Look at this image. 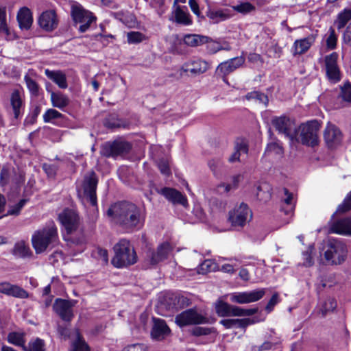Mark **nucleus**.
<instances>
[{
	"instance_id": "nucleus-1",
	"label": "nucleus",
	"mask_w": 351,
	"mask_h": 351,
	"mask_svg": "<svg viewBox=\"0 0 351 351\" xmlns=\"http://www.w3.org/2000/svg\"><path fill=\"white\" fill-rule=\"evenodd\" d=\"M107 215L127 232L139 230L145 221L141 208L127 202L114 204L108 208Z\"/></svg>"
},
{
	"instance_id": "nucleus-2",
	"label": "nucleus",
	"mask_w": 351,
	"mask_h": 351,
	"mask_svg": "<svg viewBox=\"0 0 351 351\" xmlns=\"http://www.w3.org/2000/svg\"><path fill=\"white\" fill-rule=\"evenodd\" d=\"M323 255L327 265H340L347 259L348 250L346 243L339 239L328 238L323 247Z\"/></svg>"
},
{
	"instance_id": "nucleus-3",
	"label": "nucleus",
	"mask_w": 351,
	"mask_h": 351,
	"mask_svg": "<svg viewBox=\"0 0 351 351\" xmlns=\"http://www.w3.org/2000/svg\"><path fill=\"white\" fill-rule=\"evenodd\" d=\"M58 238L57 228L53 221H50L43 228L34 232L32 237V246L36 254H40L51 244L55 243Z\"/></svg>"
},
{
	"instance_id": "nucleus-4",
	"label": "nucleus",
	"mask_w": 351,
	"mask_h": 351,
	"mask_svg": "<svg viewBox=\"0 0 351 351\" xmlns=\"http://www.w3.org/2000/svg\"><path fill=\"white\" fill-rule=\"evenodd\" d=\"M114 256L112 264L117 268L126 267L137 261V256L134 247L126 239L120 240L114 246Z\"/></svg>"
},
{
	"instance_id": "nucleus-5",
	"label": "nucleus",
	"mask_w": 351,
	"mask_h": 351,
	"mask_svg": "<svg viewBox=\"0 0 351 351\" xmlns=\"http://www.w3.org/2000/svg\"><path fill=\"white\" fill-rule=\"evenodd\" d=\"M71 16L74 25H80L78 30L81 33L89 29L91 24L96 21L97 18L89 10H86L80 3H75L71 8Z\"/></svg>"
},
{
	"instance_id": "nucleus-6",
	"label": "nucleus",
	"mask_w": 351,
	"mask_h": 351,
	"mask_svg": "<svg viewBox=\"0 0 351 351\" xmlns=\"http://www.w3.org/2000/svg\"><path fill=\"white\" fill-rule=\"evenodd\" d=\"M252 218V213L248 206L242 202L239 205H236L234 208L229 212L228 221L235 229H240L245 226L246 223Z\"/></svg>"
},
{
	"instance_id": "nucleus-7",
	"label": "nucleus",
	"mask_w": 351,
	"mask_h": 351,
	"mask_svg": "<svg viewBox=\"0 0 351 351\" xmlns=\"http://www.w3.org/2000/svg\"><path fill=\"white\" fill-rule=\"evenodd\" d=\"M271 123L279 134L293 142L296 138L297 125L293 119L287 116L275 117Z\"/></svg>"
},
{
	"instance_id": "nucleus-8",
	"label": "nucleus",
	"mask_w": 351,
	"mask_h": 351,
	"mask_svg": "<svg viewBox=\"0 0 351 351\" xmlns=\"http://www.w3.org/2000/svg\"><path fill=\"white\" fill-rule=\"evenodd\" d=\"M320 125L317 121L313 120L302 124L300 126V137L301 143L308 146H315L318 144V131Z\"/></svg>"
},
{
	"instance_id": "nucleus-9",
	"label": "nucleus",
	"mask_w": 351,
	"mask_h": 351,
	"mask_svg": "<svg viewBox=\"0 0 351 351\" xmlns=\"http://www.w3.org/2000/svg\"><path fill=\"white\" fill-rule=\"evenodd\" d=\"M172 249L169 243L165 242L159 245L156 250H148L145 257V265L147 267L154 266L165 261L168 258Z\"/></svg>"
},
{
	"instance_id": "nucleus-10",
	"label": "nucleus",
	"mask_w": 351,
	"mask_h": 351,
	"mask_svg": "<svg viewBox=\"0 0 351 351\" xmlns=\"http://www.w3.org/2000/svg\"><path fill=\"white\" fill-rule=\"evenodd\" d=\"M97 183V176L94 171H91L84 176L82 184L84 195L93 206L97 205L96 195Z\"/></svg>"
},
{
	"instance_id": "nucleus-11",
	"label": "nucleus",
	"mask_w": 351,
	"mask_h": 351,
	"mask_svg": "<svg viewBox=\"0 0 351 351\" xmlns=\"http://www.w3.org/2000/svg\"><path fill=\"white\" fill-rule=\"evenodd\" d=\"M175 322L180 327L201 324L207 322V318L199 313L195 308H189L178 314Z\"/></svg>"
},
{
	"instance_id": "nucleus-12",
	"label": "nucleus",
	"mask_w": 351,
	"mask_h": 351,
	"mask_svg": "<svg viewBox=\"0 0 351 351\" xmlns=\"http://www.w3.org/2000/svg\"><path fill=\"white\" fill-rule=\"evenodd\" d=\"M131 149V145L125 141H114L112 143L108 142L101 147L100 153L105 157L116 158L128 154Z\"/></svg>"
},
{
	"instance_id": "nucleus-13",
	"label": "nucleus",
	"mask_w": 351,
	"mask_h": 351,
	"mask_svg": "<svg viewBox=\"0 0 351 351\" xmlns=\"http://www.w3.org/2000/svg\"><path fill=\"white\" fill-rule=\"evenodd\" d=\"M58 219L67 234L75 232L80 226V217L72 209H64L59 214Z\"/></svg>"
},
{
	"instance_id": "nucleus-14",
	"label": "nucleus",
	"mask_w": 351,
	"mask_h": 351,
	"mask_svg": "<svg viewBox=\"0 0 351 351\" xmlns=\"http://www.w3.org/2000/svg\"><path fill=\"white\" fill-rule=\"evenodd\" d=\"M338 53L332 52L324 58L326 77L332 83H337L341 80V73L337 64Z\"/></svg>"
},
{
	"instance_id": "nucleus-15",
	"label": "nucleus",
	"mask_w": 351,
	"mask_h": 351,
	"mask_svg": "<svg viewBox=\"0 0 351 351\" xmlns=\"http://www.w3.org/2000/svg\"><path fill=\"white\" fill-rule=\"evenodd\" d=\"M77 301L58 298L53 304L54 311L65 322H71L74 317L73 307Z\"/></svg>"
},
{
	"instance_id": "nucleus-16",
	"label": "nucleus",
	"mask_w": 351,
	"mask_h": 351,
	"mask_svg": "<svg viewBox=\"0 0 351 351\" xmlns=\"http://www.w3.org/2000/svg\"><path fill=\"white\" fill-rule=\"evenodd\" d=\"M265 294V289H259L251 291L236 292L231 295L230 300L239 304L250 303L261 300Z\"/></svg>"
},
{
	"instance_id": "nucleus-17",
	"label": "nucleus",
	"mask_w": 351,
	"mask_h": 351,
	"mask_svg": "<svg viewBox=\"0 0 351 351\" xmlns=\"http://www.w3.org/2000/svg\"><path fill=\"white\" fill-rule=\"evenodd\" d=\"M245 60V58L241 56L224 61L217 66L216 73L221 75L225 81L226 77L241 66Z\"/></svg>"
},
{
	"instance_id": "nucleus-18",
	"label": "nucleus",
	"mask_w": 351,
	"mask_h": 351,
	"mask_svg": "<svg viewBox=\"0 0 351 351\" xmlns=\"http://www.w3.org/2000/svg\"><path fill=\"white\" fill-rule=\"evenodd\" d=\"M209 67L208 62L200 58H195L184 64L182 70L184 73H190L193 76H197L206 72Z\"/></svg>"
},
{
	"instance_id": "nucleus-19",
	"label": "nucleus",
	"mask_w": 351,
	"mask_h": 351,
	"mask_svg": "<svg viewBox=\"0 0 351 351\" xmlns=\"http://www.w3.org/2000/svg\"><path fill=\"white\" fill-rule=\"evenodd\" d=\"M324 137L326 145L330 148L337 146L342 141V134L339 129L330 123L327 125L324 130Z\"/></svg>"
},
{
	"instance_id": "nucleus-20",
	"label": "nucleus",
	"mask_w": 351,
	"mask_h": 351,
	"mask_svg": "<svg viewBox=\"0 0 351 351\" xmlns=\"http://www.w3.org/2000/svg\"><path fill=\"white\" fill-rule=\"evenodd\" d=\"M153 323L154 324L151 331L152 339L160 341L170 334L171 330L165 320L154 317Z\"/></svg>"
},
{
	"instance_id": "nucleus-21",
	"label": "nucleus",
	"mask_w": 351,
	"mask_h": 351,
	"mask_svg": "<svg viewBox=\"0 0 351 351\" xmlns=\"http://www.w3.org/2000/svg\"><path fill=\"white\" fill-rule=\"evenodd\" d=\"M158 192L173 204H180L184 207L187 206L188 205L186 196L174 189L164 187L161 189Z\"/></svg>"
},
{
	"instance_id": "nucleus-22",
	"label": "nucleus",
	"mask_w": 351,
	"mask_h": 351,
	"mask_svg": "<svg viewBox=\"0 0 351 351\" xmlns=\"http://www.w3.org/2000/svg\"><path fill=\"white\" fill-rule=\"evenodd\" d=\"M38 23L40 27L46 31L53 30L58 23L56 12L53 10L43 12L39 17Z\"/></svg>"
},
{
	"instance_id": "nucleus-23",
	"label": "nucleus",
	"mask_w": 351,
	"mask_h": 351,
	"mask_svg": "<svg viewBox=\"0 0 351 351\" xmlns=\"http://www.w3.org/2000/svg\"><path fill=\"white\" fill-rule=\"evenodd\" d=\"M10 102L12 114L16 119H18L23 114L24 108L22 94L19 90L15 89L12 91Z\"/></svg>"
},
{
	"instance_id": "nucleus-24",
	"label": "nucleus",
	"mask_w": 351,
	"mask_h": 351,
	"mask_svg": "<svg viewBox=\"0 0 351 351\" xmlns=\"http://www.w3.org/2000/svg\"><path fill=\"white\" fill-rule=\"evenodd\" d=\"M0 293L18 298H27L28 293L23 288L9 282L0 283Z\"/></svg>"
},
{
	"instance_id": "nucleus-25",
	"label": "nucleus",
	"mask_w": 351,
	"mask_h": 351,
	"mask_svg": "<svg viewBox=\"0 0 351 351\" xmlns=\"http://www.w3.org/2000/svg\"><path fill=\"white\" fill-rule=\"evenodd\" d=\"M330 230L332 233L351 237V218L346 217L334 221Z\"/></svg>"
},
{
	"instance_id": "nucleus-26",
	"label": "nucleus",
	"mask_w": 351,
	"mask_h": 351,
	"mask_svg": "<svg viewBox=\"0 0 351 351\" xmlns=\"http://www.w3.org/2000/svg\"><path fill=\"white\" fill-rule=\"evenodd\" d=\"M178 0L174 1V6L176 9L173 12L174 19L173 21L178 24L182 25H190L192 24V20L190 14L187 11V8H182L180 5H177Z\"/></svg>"
},
{
	"instance_id": "nucleus-27",
	"label": "nucleus",
	"mask_w": 351,
	"mask_h": 351,
	"mask_svg": "<svg viewBox=\"0 0 351 351\" xmlns=\"http://www.w3.org/2000/svg\"><path fill=\"white\" fill-rule=\"evenodd\" d=\"M255 319H221L219 323L226 328H245L248 325L258 322Z\"/></svg>"
},
{
	"instance_id": "nucleus-28",
	"label": "nucleus",
	"mask_w": 351,
	"mask_h": 351,
	"mask_svg": "<svg viewBox=\"0 0 351 351\" xmlns=\"http://www.w3.org/2000/svg\"><path fill=\"white\" fill-rule=\"evenodd\" d=\"M45 74L49 79L56 84L59 88L64 89L68 86L66 75L62 71L47 69L45 70Z\"/></svg>"
},
{
	"instance_id": "nucleus-29",
	"label": "nucleus",
	"mask_w": 351,
	"mask_h": 351,
	"mask_svg": "<svg viewBox=\"0 0 351 351\" xmlns=\"http://www.w3.org/2000/svg\"><path fill=\"white\" fill-rule=\"evenodd\" d=\"M314 42L312 37H307L300 40H296L293 46V54L301 55L308 50Z\"/></svg>"
},
{
	"instance_id": "nucleus-30",
	"label": "nucleus",
	"mask_w": 351,
	"mask_h": 351,
	"mask_svg": "<svg viewBox=\"0 0 351 351\" xmlns=\"http://www.w3.org/2000/svg\"><path fill=\"white\" fill-rule=\"evenodd\" d=\"M17 20L21 29H28L32 24V16L29 8H22L17 14Z\"/></svg>"
},
{
	"instance_id": "nucleus-31",
	"label": "nucleus",
	"mask_w": 351,
	"mask_h": 351,
	"mask_svg": "<svg viewBox=\"0 0 351 351\" xmlns=\"http://www.w3.org/2000/svg\"><path fill=\"white\" fill-rule=\"evenodd\" d=\"M285 197H282V205L281 210L285 213L286 215H292L294 207L295 202L293 199V195L289 193L287 189H283Z\"/></svg>"
},
{
	"instance_id": "nucleus-32",
	"label": "nucleus",
	"mask_w": 351,
	"mask_h": 351,
	"mask_svg": "<svg viewBox=\"0 0 351 351\" xmlns=\"http://www.w3.org/2000/svg\"><path fill=\"white\" fill-rule=\"evenodd\" d=\"M207 16L212 20L214 23H218L230 19L232 16V14L228 9L210 10L207 13Z\"/></svg>"
},
{
	"instance_id": "nucleus-33",
	"label": "nucleus",
	"mask_w": 351,
	"mask_h": 351,
	"mask_svg": "<svg viewBox=\"0 0 351 351\" xmlns=\"http://www.w3.org/2000/svg\"><path fill=\"white\" fill-rule=\"evenodd\" d=\"M12 253L15 256L21 258H29L32 256V252L29 247L23 241L14 245Z\"/></svg>"
},
{
	"instance_id": "nucleus-34",
	"label": "nucleus",
	"mask_w": 351,
	"mask_h": 351,
	"mask_svg": "<svg viewBox=\"0 0 351 351\" xmlns=\"http://www.w3.org/2000/svg\"><path fill=\"white\" fill-rule=\"evenodd\" d=\"M51 101L53 107L62 109L69 104V99L61 93H51Z\"/></svg>"
},
{
	"instance_id": "nucleus-35",
	"label": "nucleus",
	"mask_w": 351,
	"mask_h": 351,
	"mask_svg": "<svg viewBox=\"0 0 351 351\" xmlns=\"http://www.w3.org/2000/svg\"><path fill=\"white\" fill-rule=\"evenodd\" d=\"M351 20V10L344 9L343 11L339 12L337 16V19L335 21V25H336L338 30H340L345 27L349 21Z\"/></svg>"
},
{
	"instance_id": "nucleus-36",
	"label": "nucleus",
	"mask_w": 351,
	"mask_h": 351,
	"mask_svg": "<svg viewBox=\"0 0 351 351\" xmlns=\"http://www.w3.org/2000/svg\"><path fill=\"white\" fill-rule=\"evenodd\" d=\"M24 332H12L8 335V341L14 346L21 347L23 350L25 347V339Z\"/></svg>"
},
{
	"instance_id": "nucleus-37",
	"label": "nucleus",
	"mask_w": 351,
	"mask_h": 351,
	"mask_svg": "<svg viewBox=\"0 0 351 351\" xmlns=\"http://www.w3.org/2000/svg\"><path fill=\"white\" fill-rule=\"evenodd\" d=\"M207 37L202 36L197 34H187L185 35L183 41L190 47H197L206 42Z\"/></svg>"
},
{
	"instance_id": "nucleus-38",
	"label": "nucleus",
	"mask_w": 351,
	"mask_h": 351,
	"mask_svg": "<svg viewBox=\"0 0 351 351\" xmlns=\"http://www.w3.org/2000/svg\"><path fill=\"white\" fill-rule=\"evenodd\" d=\"M23 351H45V343L43 339L37 337L29 341Z\"/></svg>"
},
{
	"instance_id": "nucleus-39",
	"label": "nucleus",
	"mask_w": 351,
	"mask_h": 351,
	"mask_svg": "<svg viewBox=\"0 0 351 351\" xmlns=\"http://www.w3.org/2000/svg\"><path fill=\"white\" fill-rule=\"evenodd\" d=\"M247 100H255L258 104H263L265 106H267L269 103L268 97L259 91H252L248 93L245 96Z\"/></svg>"
},
{
	"instance_id": "nucleus-40",
	"label": "nucleus",
	"mask_w": 351,
	"mask_h": 351,
	"mask_svg": "<svg viewBox=\"0 0 351 351\" xmlns=\"http://www.w3.org/2000/svg\"><path fill=\"white\" fill-rule=\"evenodd\" d=\"M232 8L234 11L243 15L251 13L256 10L255 6L250 2H240L237 5H232Z\"/></svg>"
},
{
	"instance_id": "nucleus-41",
	"label": "nucleus",
	"mask_w": 351,
	"mask_h": 351,
	"mask_svg": "<svg viewBox=\"0 0 351 351\" xmlns=\"http://www.w3.org/2000/svg\"><path fill=\"white\" fill-rule=\"evenodd\" d=\"M26 86L32 96L36 97L39 94L40 86L34 79L26 74L24 76Z\"/></svg>"
},
{
	"instance_id": "nucleus-42",
	"label": "nucleus",
	"mask_w": 351,
	"mask_h": 351,
	"mask_svg": "<svg viewBox=\"0 0 351 351\" xmlns=\"http://www.w3.org/2000/svg\"><path fill=\"white\" fill-rule=\"evenodd\" d=\"M230 307L231 304L219 301L216 304V313L220 317H230Z\"/></svg>"
},
{
	"instance_id": "nucleus-43",
	"label": "nucleus",
	"mask_w": 351,
	"mask_h": 351,
	"mask_svg": "<svg viewBox=\"0 0 351 351\" xmlns=\"http://www.w3.org/2000/svg\"><path fill=\"white\" fill-rule=\"evenodd\" d=\"M25 173L21 170H13L11 174V182L16 187H20L25 182Z\"/></svg>"
},
{
	"instance_id": "nucleus-44",
	"label": "nucleus",
	"mask_w": 351,
	"mask_h": 351,
	"mask_svg": "<svg viewBox=\"0 0 351 351\" xmlns=\"http://www.w3.org/2000/svg\"><path fill=\"white\" fill-rule=\"evenodd\" d=\"M337 307V302L334 298H328L322 304L320 308V312L323 317H324L327 313L333 311Z\"/></svg>"
},
{
	"instance_id": "nucleus-45",
	"label": "nucleus",
	"mask_w": 351,
	"mask_h": 351,
	"mask_svg": "<svg viewBox=\"0 0 351 351\" xmlns=\"http://www.w3.org/2000/svg\"><path fill=\"white\" fill-rule=\"evenodd\" d=\"M147 37L143 33L132 31L128 33L127 39L130 44H137L146 40Z\"/></svg>"
},
{
	"instance_id": "nucleus-46",
	"label": "nucleus",
	"mask_w": 351,
	"mask_h": 351,
	"mask_svg": "<svg viewBox=\"0 0 351 351\" xmlns=\"http://www.w3.org/2000/svg\"><path fill=\"white\" fill-rule=\"evenodd\" d=\"M12 172L7 168L3 167L0 169V186L5 187L10 184Z\"/></svg>"
},
{
	"instance_id": "nucleus-47",
	"label": "nucleus",
	"mask_w": 351,
	"mask_h": 351,
	"mask_svg": "<svg viewBox=\"0 0 351 351\" xmlns=\"http://www.w3.org/2000/svg\"><path fill=\"white\" fill-rule=\"evenodd\" d=\"M62 117V114L55 109H48L43 114V121L45 123L51 122L53 120Z\"/></svg>"
},
{
	"instance_id": "nucleus-48",
	"label": "nucleus",
	"mask_w": 351,
	"mask_h": 351,
	"mask_svg": "<svg viewBox=\"0 0 351 351\" xmlns=\"http://www.w3.org/2000/svg\"><path fill=\"white\" fill-rule=\"evenodd\" d=\"M341 97L346 102L351 103V83L346 82L341 87Z\"/></svg>"
},
{
	"instance_id": "nucleus-49",
	"label": "nucleus",
	"mask_w": 351,
	"mask_h": 351,
	"mask_svg": "<svg viewBox=\"0 0 351 351\" xmlns=\"http://www.w3.org/2000/svg\"><path fill=\"white\" fill-rule=\"evenodd\" d=\"M265 153H274L276 155L281 156L283 154V148L280 143H270L267 146Z\"/></svg>"
},
{
	"instance_id": "nucleus-50",
	"label": "nucleus",
	"mask_w": 351,
	"mask_h": 351,
	"mask_svg": "<svg viewBox=\"0 0 351 351\" xmlns=\"http://www.w3.org/2000/svg\"><path fill=\"white\" fill-rule=\"evenodd\" d=\"M71 351H90L88 346L80 337L73 343Z\"/></svg>"
},
{
	"instance_id": "nucleus-51",
	"label": "nucleus",
	"mask_w": 351,
	"mask_h": 351,
	"mask_svg": "<svg viewBox=\"0 0 351 351\" xmlns=\"http://www.w3.org/2000/svg\"><path fill=\"white\" fill-rule=\"evenodd\" d=\"M313 247L309 246L306 251L302 253L303 265L305 267H311L314 264V261L312 257V252Z\"/></svg>"
},
{
	"instance_id": "nucleus-52",
	"label": "nucleus",
	"mask_w": 351,
	"mask_h": 351,
	"mask_svg": "<svg viewBox=\"0 0 351 351\" xmlns=\"http://www.w3.org/2000/svg\"><path fill=\"white\" fill-rule=\"evenodd\" d=\"M241 175L234 176L232 178V183L230 184H221L219 187H223L226 192H229L231 189H237L239 182L241 181Z\"/></svg>"
},
{
	"instance_id": "nucleus-53",
	"label": "nucleus",
	"mask_w": 351,
	"mask_h": 351,
	"mask_svg": "<svg viewBox=\"0 0 351 351\" xmlns=\"http://www.w3.org/2000/svg\"><path fill=\"white\" fill-rule=\"evenodd\" d=\"M26 202H27V200L25 199L20 200L19 202H18L16 204L10 207L8 209V210L7 213L5 215V216L19 215L21 210L25 206Z\"/></svg>"
},
{
	"instance_id": "nucleus-54",
	"label": "nucleus",
	"mask_w": 351,
	"mask_h": 351,
	"mask_svg": "<svg viewBox=\"0 0 351 351\" xmlns=\"http://www.w3.org/2000/svg\"><path fill=\"white\" fill-rule=\"evenodd\" d=\"M210 170L215 173H218L222 169L223 163L220 158H214L208 162Z\"/></svg>"
},
{
	"instance_id": "nucleus-55",
	"label": "nucleus",
	"mask_w": 351,
	"mask_h": 351,
	"mask_svg": "<svg viewBox=\"0 0 351 351\" xmlns=\"http://www.w3.org/2000/svg\"><path fill=\"white\" fill-rule=\"evenodd\" d=\"M151 6L156 9L157 13L161 16L167 10V8L165 5V0H152Z\"/></svg>"
},
{
	"instance_id": "nucleus-56",
	"label": "nucleus",
	"mask_w": 351,
	"mask_h": 351,
	"mask_svg": "<svg viewBox=\"0 0 351 351\" xmlns=\"http://www.w3.org/2000/svg\"><path fill=\"white\" fill-rule=\"evenodd\" d=\"M329 33V36L326 38V46L328 49H333L337 45V36L332 27L330 28Z\"/></svg>"
},
{
	"instance_id": "nucleus-57",
	"label": "nucleus",
	"mask_w": 351,
	"mask_h": 351,
	"mask_svg": "<svg viewBox=\"0 0 351 351\" xmlns=\"http://www.w3.org/2000/svg\"><path fill=\"white\" fill-rule=\"evenodd\" d=\"M158 167L162 174L165 176H169L171 174L169 163L167 159H160L158 162Z\"/></svg>"
},
{
	"instance_id": "nucleus-58",
	"label": "nucleus",
	"mask_w": 351,
	"mask_h": 351,
	"mask_svg": "<svg viewBox=\"0 0 351 351\" xmlns=\"http://www.w3.org/2000/svg\"><path fill=\"white\" fill-rule=\"evenodd\" d=\"M350 210H351V191L348 194L343 203L338 206L337 211L346 213Z\"/></svg>"
},
{
	"instance_id": "nucleus-59",
	"label": "nucleus",
	"mask_w": 351,
	"mask_h": 351,
	"mask_svg": "<svg viewBox=\"0 0 351 351\" xmlns=\"http://www.w3.org/2000/svg\"><path fill=\"white\" fill-rule=\"evenodd\" d=\"M0 34H4L8 38H10V31L8 27L5 20L3 17V14L0 10Z\"/></svg>"
},
{
	"instance_id": "nucleus-60",
	"label": "nucleus",
	"mask_w": 351,
	"mask_h": 351,
	"mask_svg": "<svg viewBox=\"0 0 351 351\" xmlns=\"http://www.w3.org/2000/svg\"><path fill=\"white\" fill-rule=\"evenodd\" d=\"M234 150L241 154H247L248 152V147L246 142L243 139H237L235 141Z\"/></svg>"
},
{
	"instance_id": "nucleus-61",
	"label": "nucleus",
	"mask_w": 351,
	"mask_h": 351,
	"mask_svg": "<svg viewBox=\"0 0 351 351\" xmlns=\"http://www.w3.org/2000/svg\"><path fill=\"white\" fill-rule=\"evenodd\" d=\"M148 346L143 343H134L126 346L122 351H148Z\"/></svg>"
},
{
	"instance_id": "nucleus-62",
	"label": "nucleus",
	"mask_w": 351,
	"mask_h": 351,
	"mask_svg": "<svg viewBox=\"0 0 351 351\" xmlns=\"http://www.w3.org/2000/svg\"><path fill=\"white\" fill-rule=\"evenodd\" d=\"M213 264L209 260L204 261L199 267L198 272L199 274H206L212 271Z\"/></svg>"
},
{
	"instance_id": "nucleus-63",
	"label": "nucleus",
	"mask_w": 351,
	"mask_h": 351,
	"mask_svg": "<svg viewBox=\"0 0 351 351\" xmlns=\"http://www.w3.org/2000/svg\"><path fill=\"white\" fill-rule=\"evenodd\" d=\"M344 44L351 46V22L346 27L342 36Z\"/></svg>"
},
{
	"instance_id": "nucleus-64",
	"label": "nucleus",
	"mask_w": 351,
	"mask_h": 351,
	"mask_svg": "<svg viewBox=\"0 0 351 351\" xmlns=\"http://www.w3.org/2000/svg\"><path fill=\"white\" fill-rule=\"evenodd\" d=\"M274 346V343L270 341H265L262 345L257 346H255L253 347L254 351H268L273 348Z\"/></svg>"
}]
</instances>
